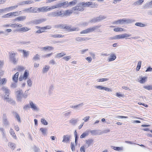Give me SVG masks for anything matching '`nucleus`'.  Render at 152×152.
I'll list each match as a JSON object with an SVG mask.
<instances>
[{"label":"nucleus","instance_id":"19","mask_svg":"<svg viewBox=\"0 0 152 152\" xmlns=\"http://www.w3.org/2000/svg\"><path fill=\"white\" fill-rule=\"evenodd\" d=\"M100 26H93L92 27H90V28H87V30L88 31V33L94 31L95 30H96L98 28H99L100 27Z\"/></svg>","mask_w":152,"mask_h":152},{"label":"nucleus","instance_id":"51","mask_svg":"<svg viewBox=\"0 0 152 152\" xmlns=\"http://www.w3.org/2000/svg\"><path fill=\"white\" fill-rule=\"evenodd\" d=\"M51 28V26L48 25L42 27V29H43L44 30H45L47 29H50Z\"/></svg>","mask_w":152,"mask_h":152},{"label":"nucleus","instance_id":"10","mask_svg":"<svg viewBox=\"0 0 152 152\" xmlns=\"http://www.w3.org/2000/svg\"><path fill=\"white\" fill-rule=\"evenodd\" d=\"M29 75V73L27 70H26L24 72L23 75H20L19 78V80L21 81L23 80H26Z\"/></svg>","mask_w":152,"mask_h":152},{"label":"nucleus","instance_id":"42","mask_svg":"<svg viewBox=\"0 0 152 152\" xmlns=\"http://www.w3.org/2000/svg\"><path fill=\"white\" fill-rule=\"evenodd\" d=\"M140 80L139 81L140 83H143L146 81L147 80V77H141L140 78Z\"/></svg>","mask_w":152,"mask_h":152},{"label":"nucleus","instance_id":"50","mask_svg":"<svg viewBox=\"0 0 152 152\" xmlns=\"http://www.w3.org/2000/svg\"><path fill=\"white\" fill-rule=\"evenodd\" d=\"M41 122L42 124L45 125H47L48 124V122L44 118H41Z\"/></svg>","mask_w":152,"mask_h":152},{"label":"nucleus","instance_id":"23","mask_svg":"<svg viewBox=\"0 0 152 152\" xmlns=\"http://www.w3.org/2000/svg\"><path fill=\"white\" fill-rule=\"evenodd\" d=\"M79 120L77 119H75L72 118L69 121V123L72 125H75L78 121Z\"/></svg>","mask_w":152,"mask_h":152},{"label":"nucleus","instance_id":"25","mask_svg":"<svg viewBox=\"0 0 152 152\" xmlns=\"http://www.w3.org/2000/svg\"><path fill=\"white\" fill-rule=\"evenodd\" d=\"M123 18L122 19H119L117 20L114 21L112 24H124Z\"/></svg>","mask_w":152,"mask_h":152},{"label":"nucleus","instance_id":"27","mask_svg":"<svg viewBox=\"0 0 152 152\" xmlns=\"http://www.w3.org/2000/svg\"><path fill=\"white\" fill-rule=\"evenodd\" d=\"M39 8L37 7H31V13H39Z\"/></svg>","mask_w":152,"mask_h":152},{"label":"nucleus","instance_id":"39","mask_svg":"<svg viewBox=\"0 0 152 152\" xmlns=\"http://www.w3.org/2000/svg\"><path fill=\"white\" fill-rule=\"evenodd\" d=\"M30 30V28H28L27 27H23L20 28L19 29V31H23V32H25Z\"/></svg>","mask_w":152,"mask_h":152},{"label":"nucleus","instance_id":"9","mask_svg":"<svg viewBox=\"0 0 152 152\" xmlns=\"http://www.w3.org/2000/svg\"><path fill=\"white\" fill-rule=\"evenodd\" d=\"M64 29H66L69 31H78L79 30L78 28L74 27L72 28L70 26H67L66 24L64 25Z\"/></svg>","mask_w":152,"mask_h":152},{"label":"nucleus","instance_id":"43","mask_svg":"<svg viewBox=\"0 0 152 152\" xmlns=\"http://www.w3.org/2000/svg\"><path fill=\"white\" fill-rule=\"evenodd\" d=\"M89 134L87 130L84 132L80 136L81 138H83L85 137L86 136Z\"/></svg>","mask_w":152,"mask_h":152},{"label":"nucleus","instance_id":"38","mask_svg":"<svg viewBox=\"0 0 152 152\" xmlns=\"http://www.w3.org/2000/svg\"><path fill=\"white\" fill-rule=\"evenodd\" d=\"M113 30L115 32L125 31V29L124 28L118 27L115 28Z\"/></svg>","mask_w":152,"mask_h":152},{"label":"nucleus","instance_id":"64","mask_svg":"<svg viewBox=\"0 0 152 152\" xmlns=\"http://www.w3.org/2000/svg\"><path fill=\"white\" fill-rule=\"evenodd\" d=\"M34 150L35 152H40L39 149L35 146L34 147Z\"/></svg>","mask_w":152,"mask_h":152},{"label":"nucleus","instance_id":"40","mask_svg":"<svg viewBox=\"0 0 152 152\" xmlns=\"http://www.w3.org/2000/svg\"><path fill=\"white\" fill-rule=\"evenodd\" d=\"M10 133L11 135H12L13 137H14L15 139H17V137L16 135L13 130V129L12 128H10Z\"/></svg>","mask_w":152,"mask_h":152},{"label":"nucleus","instance_id":"4","mask_svg":"<svg viewBox=\"0 0 152 152\" xmlns=\"http://www.w3.org/2000/svg\"><path fill=\"white\" fill-rule=\"evenodd\" d=\"M15 93L17 97V101L21 102L23 94V91L20 88L18 89L15 90Z\"/></svg>","mask_w":152,"mask_h":152},{"label":"nucleus","instance_id":"47","mask_svg":"<svg viewBox=\"0 0 152 152\" xmlns=\"http://www.w3.org/2000/svg\"><path fill=\"white\" fill-rule=\"evenodd\" d=\"M11 14V16H15L18 15H20L21 13H18V11L15 12H10Z\"/></svg>","mask_w":152,"mask_h":152},{"label":"nucleus","instance_id":"55","mask_svg":"<svg viewBox=\"0 0 152 152\" xmlns=\"http://www.w3.org/2000/svg\"><path fill=\"white\" fill-rule=\"evenodd\" d=\"M23 11L25 12L31 13V7L28 8L24 9Z\"/></svg>","mask_w":152,"mask_h":152},{"label":"nucleus","instance_id":"35","mask_svg":"<svg viewBox=\"0 0 152 152\" xmlns=\"http://www.w3.org/2000/svg\"><path fill=\"white\" fill-rule=\"evenodd\" d=\"M40 130L42 132V134L44 136L47 135V129L45 128H41L40 129Z\"/></svg>","mask_w":152,"mask_h":152},{"label":"nucleus","instance_id":"49","mask_svg":"<svg viewBox=\"0 0 152 152\" xmlns=\"http://www.w3.org/2000/svg\"><path fill=\"white\" fill-rule=\"evenodd\" d=\"M109 80V79L107 78H103L99 79L97 80L98 82H103L104 81H107Z\"/></svg>","mask_w":152,"mask_h":152},{"label":"nucleus","instance_id":"6","mask_svg":"<svg viewBox=\"0 0 152 152\" xmlns=\"http://www.w3.org/2000/svg\"><path fill=\"white\" fill-rule=\"evenodd\" d=\"M106 18V16L100 15L99 17L94 18L90 20L89 22L91 23H95L96 22H99L103 20Z\"/></svg>","mask_w":152,"mask_h":152},{"label":"nucleus","instance_id":"12","mask_svg":"<svg viewBox=\"0 0 152 152\" xmlns=\"http://www.w3.org/2000/svg\"><path fill=\"white\" fill-rule=\"evenodd\" d=\"M94 140L92 139H88L86 140L85 141L86 143L84 145L86 148H87L91 145L93 143Z\"/></svg>","mask_w":152,"mask_h":152},{"label":"nucleus","instance_id":"57","mask_svg":"<svg viewBox=\"0 0 152 152\" xmlns=\"http://www.w3.org/2000/svg\"><path fill=\"white\" fill-rule=\"evenodd\" d=\"M27 83L28 86L29 87H31V86L32 84V82L30 79H28L27 81Z\"/></svg>","mask_w":152,"mask_h":152},{"label":"nucleus","instance_id":"20","mask_svg":"<svg viewBox=\"0 0 152 152\" xmlns=\"http://www.w3.org/2000/svg\"><path fill=\"white\" fill-rule=\"evenodd\" d=\"M53 12V17H58V16H62V13L61 11H56Z\"/></svg>","mask_w":152,"mask_h":152},{"label":"nucleus","instance_id":"17","mask_svg":"<svg viewBox=\"0 0 152 152\" xmlns=\"http://www.w3.org/2000/svg\"><path fill=\"white\" fill-rule=\"evenodd\" d=\"M4 99L6 100L9 103L11 104L12 105H14L15 104V102L14 100L11 98H9L8 97H6V96Z\"/></svg>","mask_w":152,"mask_h":152},{"label":"nucleus","instance_id":"7","mask_svg":"<svg viewBox=\"0 0 152 152\" xmlns=\"http://www.w3.org/2000/svg\"><path fill=\"white\" fill-rule=\"evenodd\" d=\"M2 121L4 126L6 127L10 125V123L8 120L6 114H3L2 117Z\"/></svg>","mask_w":152,"mask_h":152},{"label":"nucleus","instance_id":"8","mask_svg":"<svg viewBox=\"0 0 152 152\" xmlns=\"http://www.w3.org/2000/svg\"><path fill=\"white\" fill-rule=\"evenodd\" d=\"M29 104H30L31 108L33 111H37L39 110V108L37 105L34 103L32 101L29 102Z\"/></svg>","mask_w":152,"mask_h":152},{"label":"nucleus","instance_id":"41","mask_svg":"<svg viewBox=\"0 0 152 152\" xmlns=\"http://www.w3.org/2000/svg\"><path fill=\"white\" fill-rule=\"evenodd\" d=\"M8 146L10 147L11 149L14 150L15 147V144L14 143H12L11 142H9L8 143Z\"/></svg>","mask_w":152,"mask_h":152},{"label":"nucleus","instance_id":"21","mask_svg":"<svg viewBox=\"0 0 152 152\" xmlns=\"http://www.w3.org/2000/svg\"><path fill=\"white\" fill-rule=\"evenodd\" d=\"M26 16H20L17 17L16 18L15 21H23L26 19Z\"/></svg>","mask_w":152,"mask_h":152},{"label":"nucleus","instance_id":"62","mask_svg":"<svg viewBox=\"0 0 152 152\" xmlns=\"http://www.w3.org/2000/svg\"><path fill=\"white\" fill-rule=\"evenodd\" d=\"M94 88L98 89L100 90H103V86H95Z\"/></svg>","mask_w":152,"mask_h":152},{"label":"nucleus","instance_id":"54","mask_svg":"<svg viewBox=\"0 0 152 152\" xmlns=\"http://www.w3.org/2000/svg\"><path fill=\"white\" fill-rule=\"evenodd\" d=\"M40 56L38 54L34 56L33 58V59L34 60H37L39 59Z\"/></svg>","mask_w":152,"mask_h":152},{"label":"nucleus","instance_id":"1","mask_svg":"<svg viewBox=\"0 0 152 152\" xmlns=\"http://www.w3.org/2000/svg\"><path fill=\"white\" fill-rule=\"evenodd\" d=\"M98 5L97 4L93 3L90 2H87L86 3L81 2L79 3L75 7H73L72 9L74 11H82L84 10V7H97Z\"/></svg>","mask_w":152,"mask_h":152},{"label":"nucleus","instance_id":"15","mask_svg":"<svg viewBox=\"0 0 152 152\" xmlns=\"http://www.w3.org/2000/svg\"><path fill=\"white\" fill-rule=\"evenodd\" d=\"M71 136L68 134L64 135L63 137L62 142H68L70 140Z\"/></svg>","mask_w":152,"mask_h":152},{"label":"nucleus","instance_id":"58","mask_svg":"<svg viewBox=\"0 0 152 152\" xmlns=\"http://www.w3.org/2000/svg\"><path fill=\"white\" fill-rule=\"evenodd\" d=\"M71 58V57L70 56H67L65 57H64L63 58V59L66 61H68Z\"/></svg>","mask_w":152,"mask_h":152},{"label":"nucleus","instance_id":"16","mask_svg":"<svg viewBox=\"0 0 152 152\" xmlns=\"http://www.w3.org/2000/svg\"><path fill=\"white\" fill-rule=\"evenodd\" d=\"M33 3V1L27 0L19 2L18 4V5H23L25 4H30Z\"/></svg>","mask_w":152,"mask_h":152},{"label":"nucleus","instance_id":"11","mask_svg":"<svg viewBox=\"0 0 152 152\" xmlns=\"http://www.w3.org/2000/svg\"><path fill=\"white\" fill-rule=\"evenodd\" d=\"M2 90L4 92L5 95L4 96V99L6 96V97H9V95L10 94V89H9L7 87H5V86L3 87L2 88Z\"/></svg>","mask_w":152,"mask_h":152},{"label":"nucleus","instance_id":"56","mask_svg":"<svg viewBox=\"0 0 152 152\" xmlns=\"http://www.w3.org/2000/svg\"><path fill=\"white\" fill-rule=\"evenodd\" d=\"M83 103L77 105H75L74 106H71V107L74 108H77V107H81L83 105Z\"/></svg>","mask_w":152,"mask_h":152},{"label":"nucleus","instance_id":"3","mask_svg":"<svg viewBox=\"0 0 152 152\" xmlns=\"http://www.w3.org/2000/svg\"><path fill=\"white\" fill-rule=\"evenodd\" d=\"M56 8H58V4L52 6L51 7L49 6H44L39 8V12H47L51 11L53 9Z\"/></svg>","mask_w":152,"mask_h":152},{"label":"nucleus","instance_id":"37","mask_svg":"<svg viewBox=\"0 0 152 152\" xmlns=\"http://www.w3.org/2000/svg\"><path fill=\"white\" fill-rule=\"evenodd\" d=\"M135 25L141 27H144L147 26L146 24L142 23L141 22H137L135 24Z\"/></svg>","mask_w":152,"mask_h":152},{"label":"nucleus","instance_id":"14","mask_svg":"<svg viewBox=\"0 0 152 152\" xmlns=\"http://www.w3.org/2000/svg\"><path fill=\"white\" fill-rule=\"evenodd\" d=\"M116 58V56L115 54L111 53L110 54V56L109 57L107 61L108 62H111L114 61Z\"/></svg>","mask_w":152,"mask_h":152},{"label":"nucleus","instance_id":"26","mask_svg":"<svg viewBox=\"0 0 152 152\" xmlns=\"http://www.w3.org/2000/svg\"><path fill=\"white\" fill-rule=\"evenodd\" d=\"M88 39H89L88 37L83 38L78 37H77L75 38V40L76 41L79 42L84 41Z\"/></svg>","mask_w":152,"mask_h":152},{"label":"nucleus","instance_id":"36","mask_svg":"<svg viewBox=\"0 0 152 152\" xmlns=\"http://www.w3.org/2000/svg\"><path fill=\"white\" fill-rule=\"evenodd\" d=\"M50 36L53 37L54 38H61V37H63L64 36V35H62V34H50Z\"/></svg>","mask_w":152,"mask_h":152},{"label":"nucleus","instance_id":"28","mask_svg":"<svg viewBox=\"0 0 152 152\" xmlns=\"http://www.w3.org/2000/svg\"><path fill=\"white\" fill-rule=\"evenodd\" d=\"M12 114L14 115L15 118L17 119V121L18 122H20V116L18 114V113L15 112H13Z\"/></svg>","mask_w":152,"mask_h":152},{"label":"nucleus","instance_id":"31","mask_svg":"<svg viewBox=\"0 0 152 152\" xmlns=\"http://www.w3.org/2000/svg\"><path fill=\"white\" fill-rule=\"evenodd\" d=\"M54 49V48L51 46H47L45 47H42L41 48V49L42 50H53Z\"/></svg>","mask_w":152,"mask_h":152},{"label":"nucleus","instance_id":"29","mask_svg":"<svg viewBox=\"0 0 152 152\" xmlns=\"http://www.w3.org/2000/svg\"><path fill=\"white\" fill-rule=\"evenodd\" d=\"M18 7V5H16L15 6H12L11 7H8L5 8L6 11H12L16 8Z\"/></svg>","mask_w":152,"mask_h":152},{"label":"nucleus","instance_id":"32","mask_svg":"<svg viewBox=\"0 0 152 152\" xmlns=\"http://www.w3.org/2000/svg\"><path fill=\"white\" fill-rule=\"evenodd\" d=\"M50 66H48L45 65L43 68L42 73H45L47 72L49 70Z\"/></svg>","mask_w":152,"mask_h":152},{"label":"nucleus","instance_id":"59","mask_svg":"<svg viewBox=\"0 0 152 152\" xmlns=\"http://www.w3.org/2000/svg\"><path fill=\"white\" fill-rule=\"evenodd\" d=\"M71 147L72 150V151H75V147L74 144L73 143L71 142Z\"/></svg>","mask_w":152,"mask_h":152},{"label":"nucleus","instance_id":"34","mask_svg":"<svg viewBox=\"0 0 152 152\" xmlns=\"http://www.w3.org/2000/svg\"><path fill=\"white\" fill-rule=\"evenodd\" d=\"M88 134L90 133H91L92 134L95 135L98 133V131L97 130H90L89 129L87 130Z\"/></svg>","mask_w":152,"mask_h":152},{"label":"nucleus","instance_id":"48","mask_svg":"<svg viewBox=\"0 0 152 152\" xmlns=\"http://www.w3.org/2000/svg\"><path fill=\"white\" fill-rule=\"evenodd\" d=\"M17 83L13 82L11 83V84L10 85V87L11 88H17Z\"/></svg>","mask_w":152,"mask_h":152},{"label":"nucleus","instance_id":"22","mask_svg":"<svg viewBox=\"0 0 152 152\" xmlns=\"http://www.w3.org/2000/svg\"><path fill=\"white\" fill-rule=\"evenodd\" d=\"M73 10H67L65 11L62 13L63 15H62V16L69 15L72 13Z\"/></svg>","mask_w":152,"mask_h":152},{"label":"nucleus","instance_id":"33","mask_svg":"<svg viewBox=\"0 0 152 152\" xmlns=\"http://www.w3.org/2000/svg\"><path fill=\"white\" fill-rule=\"evenodd\" d=\"M111 39H123L122 34L116 35L115 36L113 37Z\"/></svg>","mask_w":152,"mask_h":152},{"label":"nucleus","instance_id":"52","mask_svg":"<svg viewBox=\"0 0 152 152\" xmlns=\"http://www.w3.org/2000/svg\"><path fill=\"white\" fill-rule=\"evenodd\" d=\"M11 14L10 12L7 13L6 15H4L2 16L3 18H9L11 17Z\"/></svg>","mask_w":152,"mask_h":152},{"label":"nucleus","instance_id":"5","mask_svg":"<svg viewBox=\"0 0 152 152\" xmlns=\"http://www.w3.org/2000/svg\"><path fill=\"white\" fill-rule=\"evenodd\" d=\"M16 53H15L14 51L10 52L9 53V59L10 61L14 64H17L18 60L15 57Z\"/></svg>","mask_w":152,"mask_h":152},{"label":"nucleus","instance_id":"53","mask_svg":"<svg viewBox=\"0 0 152 152\" xmlns=\"http://www.w3.org/2000/svg\"><path fill=\"white\" fill-rule=\"evenodd\" d=\"M24 69V68L21 66H18L17 69V70L18 71L21 72Z\"/></svg>","mask_w":152,"mask_h":152},{"label":"nucleus","instance_id":"30","mask_svg":"<svg viewBox=\"0 0 152 152\" xmlns=\"http://www.w3.org/2000/svg\"><path fill=\"white\" fill-rule=\"evenodd\" d=\"M20 51L23 52L24 57H27L29 55V51H28L24 50H20Z\"/></svg>","mask_w":152,"mask_h":152},{"label":"nucleus","instance_id":"46","mask_svg":"<svg viewBox=\"0 0 152 152\" xmlns=\"http://www.w3.org/2000/svg\"><path fill=\"white\" fill-rule=\"evenodd\" d=\"M64 24H61L55 25L54 27L56 28H60L61 29H64Z\"/></svg>","mask_w":152,"mask_h":152},{"label":"nucleus","instance_id":"45","mask_svg":"<svg viewBox=\"0 0 152 152\" xmlns=\"http://www.w3.org/2000/svg\"><path fill=\"white\" fill-rule=\"evenodd\" d=\"M7 80L5 78H4L1 80V78L0 77V86L1 85H3L5 84L6 83Z\"/></svg>","mask_w":152,"mask_h":152},{"label":"nucleus","instance_id":"60","mask_svg":"<svg viewBox=\"0 0 152 152\" xmlns=\"http://www.w3.org/2000/svg\"><path fill=\"white\" fill-rule=\"evenodd\" d=\"M113 148L115 150L119 151L120 150H123V148L119 147H113Z\"/></svg>","mask_w":152,"mask_h":152},{"label":"nucleus","instance_id":"24","mask_svg":"<svg viewBox=\"0 0 152 152\" xmlns=\"http://www.w3.org/2000/svg\"><path fill=\"white\" fill-rule=\"evenodd\" d=\"M18 75L19 73L18 72H17L13 75L12 79L14 82L15 83L18 82Z\"/></svg>","mask_w":152,"mask_h":152},{"label":"nucleus","instance_id":"13","mask_svg":"<svg viewBox=\"0 0 152 152\" xmlns=\"http://www.w3.org/2000/svg\"><path fill=\"white\" fill-rule=\"evenodd\" d=\"M47 20L46 18H42L39 19H35L33 20L32 22L33 23L38 24H40Z\"/></svg>","mask_w":152,"mask_h":152},{"label":"nucleus","instance_id":"63","mask_svg":"<svg viewBox=\"0 0 152 152\" xmlns=\"http://www.w3.org/2000/svg\"><path fill=\"white\" fill-rule=\"evenodd\" d=\"M85 148H86L85 147V146L84 145L83 146H82L80 149V151L81 152H85Z\"/></svg>","mask_w":152,"mask_h":152},{"label":"nucleus","instance_id":"18","mask_svg":"<svg viewBox=\"0 0 152 152\" xmlns=\"http://www.w3.org/2000/svg\"><path fill=\"white\" fill-rule=\"evenodd\" d=\"M124 24H131L135 21V20L133 19H126L123 18Z\"/></svg>","mask_w":152,"mask_h":152},{"label":"nucleus","instance_id":"2","mask_svg":"<svg viewBox=\"0 0 152 152\" xmlns=\"http://www.w3.org/2000/svg\"><path fill=\"white\" fill-rule=\"evenodd\" d=\"M77 0H75L70 2L69 3H68V1L61 2L58 3L57 4L58 8L62 7L66 8L69 6H72L75 5L77 3Z\"/></svg>","mask_w":152,"mask_h":152},{"label":"nucleus","instance_id":"61","mask_svg":"<svg viewBox=\"0 0 152 152\" xmlns=\"http://www.w3.org/2000/svg\"><path fill=\"white\" fill-rule=\"evenodd\" d=\"M90 118V116H87L84 117L83 119V120L84 121V122H87L89 120Z\"/></svg>","mask_w":152,"mask_h":152},{"label":"nucleus","instance_id":"44","mask_svg":"<svg viewBox=\"0 0 152 152\" xmlns=\"http://www.w3.org/2000/svg\"><path fill=\"white\" fill-rule=\"evenodd\" d=\"M66 54L64 53H58L56 56V58H60L62 57L63 56L65 55Z\"/></svg>","mask_w":152,"mask_h":152}]
</instances>
